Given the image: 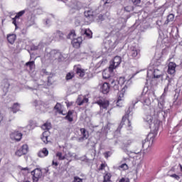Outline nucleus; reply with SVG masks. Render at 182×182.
Instances as JSON below:
<instances>
[{"mask_svg":"<svg viewBox=\"0 0 182 182\" xmlns=\"http://www.w3.org/2000/svg\"><path fill=\"white\" fill-rule=\"evenodd\" d=\"M111 82V87L114 89V90H119L120 86H123L124 83H126V78L124 77H113L110 80Z\"/></svg>","mask_w":182,"mask_h":182,"instance_id":"obj_1","label":"nucleus"},{"mask_svg":"<svg viewBox=\"0 0 182 182\" xmlns=\"http://www.w3.org/2000/svg\"><path fill=\"white\" fill-rule=\"evenodd\" d=\"M130 85H125L121 91L118 92V98L117 101V106L119 107H122L123 106V103H124V93L129 90Z\"/></svg>","mask_w":182,"mask_h":182,"instance_id":"obj_2","label":"nucleus"},{"mask_svg":"<svg viewBox=\"0 0 182 182\" xmlns=\"http://www.w3.org/2000/svg\"><path fill=\"white\" fill-rule=\"evenodd\" d=\"M156 137H157V134L154 133H149L146 137V139L142 141V147L144 149H147V147H150V142H151V144L156 141Z\"/></svg>","mask_w":182,"mask_h":182,"instance_id":"obj_3","label":"nucleus"},{"mask_svg":"<svg viewBox=\"0 0 182 182\" xmlns=\"http://www.w3.org/2000/svg\"><path fill=\"white\" fill-rule=\"evenodd\" d=\"M122 63V57L117 55L109 62V69L114 70Z\"/></svg>","mask_w":182,"mask_h":182,"instance_id":"obj_4","label":"nucleus"},{"mask_svg":"<svg viewBox=\"0 0 182 182\" xmlns=\"http://www.w3.org/2000/svg\"><path fill=\"white\" fill-rule=\"evenodd\" d=\"M48 56L50 60H56V59H60L62 53L59 50L54 49L50 51Z\"/></svg>","mask_w":182,"mask_h":182,"instance_id":"obj_5","label":"nucleus"},{"mask_svg":"<svg viewBox=\"0 0 182 182\" xmlns=\"http://www.w3.org/2000/svg\"><path fill=\"white\" fill-rule=\"evenodd\" d=\"M113 73V70H112L111 69H110V66H109V68H108V69H105V70H103V72H102V77H103V79H105V80H107V82H109V83H110V85H112V82H111V79L112 78V77H115L116 76H114V75H112V74Z\"/></svg>","mask_w":182,"mask_h":182,"instance_id":"obj_6","label":"nucleus"},{"mask_svg":"<svg viewBox=\"0 0 182 182\" xmlns=\"http://www.w3.org/2000/svg\"><path fill=\"white\" fill-rule=\"evenodd\" d=\"M31 176H33V181H39L41 177H42V171L40 168H36L31 171Z\"/></svg>","mask_w":182,"mask_h":182,"instance_id":"obj_7","label":"nucleus"},{"mask_svg":"<svg viewBox=\"0 0 182 182\" xmlns=\"http://www.w3.org/2000/svg\"><path fill=\"white\" fill-rule=\"evenodd\" d=\"M82 42H83V38H82V36H79L77 38H73V40H71V45L75 49H79V48H80V45H82Z\"/></svg>","mask_w":182,"mask_h":182,"instance_id":"obj_8","label":"nucleus"},{"mask_svg":"<svg viewBox=\"0 0 182 182\" xmlns=\"http://www.w3.org/2000/svg\"><path fill=\"white\" fill-rule=\"evenodd\" d=\"M74 71L80 77H83L85 75H86V71H85V69L82 68V65H74Z\"/></svg>","mask_w":182,"mask_h":182,"instance_id":"obj_9","label":"nucleus"},{"mask_svg":"<svg viewBox=\"0 0 182 182\" xmlns=\"http://www.w3.org/2000/svg\"><path fill=\"white\" fill-rule=\"evenodd\" d=\"M127 124L128 127H130L132 126V122L129 119V114H125L124 116L122 117V122L119 124L120 129L124 126V124Z\"/></svg>","mask_w":182,"mask_h":182,"instance_id":"obj_10","label":"nucleus"},{"mask_svg":"<svg viewBox=\"0 0 182 182\" xmlns=\"http://www.w3.org/2000/svg\"><path fill=\"white\" fill-rule=\"evenodd\" d=\"M23 136V134L19 132V131H14L10 134L11 138L14 139V140H16V141H21V140H22Z\"/></svg>","mask_w":182,"mask_h":182,"instance_id":"obj_11","label":"nucleus"},{"mask_svg":"<svg viewBox=\"0 0 182 182\" xmlns=\"http://www.w3.org/2000/svg\"><path fill=\"white\" fill-rule=\"evenodd\" d=\"M100 91L103 95H107L110 92V83L104 82L100 87Z\"/></svg>","mask_w":182,"mask_h":182,"instance_id":"obj_12","label":"nucleus"},{"mask_svg":"<svg viewBox=\"0 0 182 182\" xmlns=\"http://www.w3.org/2000/svg\"><path fill=\"white\" fill-rule=\"evenodd\" d=\"M98 106H100V109H105L107 110L109 107V102L108 100H99L95 102Z\"/></svg>","mask_w":182,"mask_h":182,"instance_id":"obj_13","label":"nucleus"},{"mask_svg":"<svg viewBox=\"0 0 182 182\" xmlns=\"http://www.w3.org/2000/svg\"><path fill=\"white\" fill-rule=\"evenodd\" d=\"M176 68L177 65L175 63L170 62L168 65V75H175L176 74Z\"/></svg>","mask_w":182,"mask_h":182,"instance_id":"obj_14","label":"nucleus"},{"mask_svg":"<svg viewBox=\"0 0 182 182\" xmlns=\"http://www.w3.org/2000/svg\"><path fill=\"white\" fill-rule=\"evenodd\" d=\"M140 53V50H138L136 47H131L128 55L131 58H137V55Z\"/></svg>","mask_w":182,"mask_h":182,"instance_id":"obj_15","label":"nucleus"},{"mask_svg":"<svg viewBox=\"0 0 182 182\" xmlns=\"http://www.w3.org/2000/svg\"><path fill=\"white\" fill-rule=\"evenodd\" d=\"M84 15H85V17L90 19V21H93V19H95V15H96V13L95 12V11L90 9V10L85 11L84 12Z\"/></svg>","mask_w":182,"mask_h":182,"instance_id":"obj_16","label":"nucleus"},{"mask_svg":"<svg viewBox=\"0 0 182 182\" xmlns=\"http://www.w3.org/2000/svg\"><path fill=\"white\" fill-rule=\"evenodd\" d=\"M80 132L82 134V137L79 138V140L83 141V140H87V139H89V132L86 130V129L80 128Z\"/></svg>","mask_w":182,"mask_h":182,"instance_id":"obj_17","label":"nucleus"},{"mask_svg":"<svg viewBox=\"0 0 182 182\" xmlns=\"http://www.w3.org/2000/svg\"><path fill=\"white\" fill-rule=\"evenodd\" d=\"M6 39L9 43H10V45H14L15 43V41H16V34H7Z\"/></svg>","mask_w":182,"mask_h":182,"instance_id":"obj_18","label":"nucleus"},{"mask_svg":"<svg viewBox=\"0 0 182 182\" xmlns=\"http://www.w3.org/2000/svg\"><path fill=\"white\" fill-rule=\"evenodd\" d=\"M89 98L86 97L79 96L77 99V105L78 106H82L84 103H88Z\"/></svg>","mask_w":182,"mask_h":182,"instance_id":"obj_19","label":"nucleus"},{"mask_svg":"<svg viewBox=\"0 0 182 182\" xmlns=\"http://www.w3.org/2000/svg\"><path fill=\"white\" fill-rule=\"evenodd\" d=\"M49 155V151L46 148H43L38 152V157L43 159V157H48Z\"/></svg>","mask_w":182,"mask_h":182,"instance_id":"obj_20","label":"nucleus"},{"mask_svg":"<svg viewBox=\"0 0 182 182\" xmlns=\"http://www.w3.org/2000/svg\"><path fill=\"white\" fill-rule=\"evenodd\" d=\"M153 75L156 79H163V76H164L163 72L157 68L154 69Z\"/></svg>","mask_w":182,"mask_h":182,"instance_id":"obj_21","label":"nucleus"},{"mask_svg":"<svg viewBox=\"0 0 182 182\" xmlns=\"http://www.w3.org/2000/svg\"><path fill=\"white\" fill-rule=\"evenodd\" d=\"M23 15H25V10H22V11L18 12V13L16 14L15 17L12 18V19H13V23H14V25L16 27L17 26L16 20H17V19H19V18H21V16H22Z\"/></svg>","mask_w":182,"mask_h":182,"instance_id":"obj_22","label":"nucleus"},{"mask_svg":"<svg viewBox=\"0 0 182 182\" xmlns=\"http://www.w3.org/2000/svg\"><path fill=\"white\" fill-rule=\"evenodd\" d=\"M73 110H69L66 116L64 117L65 120H68L69 123H72V122H73Z\"/></svg>","mask_w":182,"mask_h":182,"instance_id":"obj_23","label":"nucleus"},{"mask_svg":"<svg viewBox=\"0 0 182 182\" xmlns=\"http://www.w3.org/2000/svg\"><path fill=\"white\" fill-rule=\"evenodd\" d=\"M166 103V101H164V99H160L158 102V112L159 113H161V112H163L164 110V105Z\"/></svg>","mask_w":182,"mask_h":182,"instance_id":"obj_24","label":"nucleus"},{"mask_svg":"<svg viewBox=\"0 0 182 182\" xmlns=\"http://www.w3.org/2000/svg\"><path fill=\"white\" fill-rule=\"evenodd\" d=\"M145 122H146L147 124H149L150 129L153 127V116L151 115H146L144 118Z\"/></svg>","mask_w":182,"mask_h":182,"instance_id":"obj_25","label":"nucleus"},{"mask_svg":"<svg viewBox=\"0 0 182 182\" xmlns=\"http://www.w3.org/2000/svg\"><path fill=\"white\" fill-rule=\"evenodd\" d=\"M48 137H49V132H48L47 131L43 132L41 136V140L43 141V143H45V144H48V143H49Z\"/></svg>","mask_w":182,"mask_h":182,"instance_id":"obj_26","label":"nucleus"},{"mask_svg":"<svg viewBox=\"0 0 182 182\" xmlns=\"http://www.w3.org/2000/svg\"><path fill=\"white\" fill-rule=\"evenodd\" d=\"M75 38H76V31L75 29L70 30L68 34L67 35V39H70L72 41Z\"/></svg>","mask_w":182,"mask_h":182,"instance_id":"obj_27","label":"nucleus"},{"mask_svg":"<svg viewBox=\"0 0 182 182\" xmlns=\"http://www.w3.org/2000/svg\"><path fill=\"white\" fill-rule=\"evenodd\" d=\"M55 110H56V112L58 113H59V114H63V116H65V114L63 113V110H62V105H60V103L58 102L55 106L54 107Z\"/></svg>","mask_w":182,"mask_h":182,"instance_id":"obj_28","label":"nucleus"},{"mask_svg":"<svg viewBox=\"0 0 182 182\" xmlns=\"http://www.w3.org/2000/svg\"><path fill=\"white\" fill-rule=\"evenodd\" d=\"M103 177V182H112V173L105 172Z\"/></svg>","mask_w":182,"mask_h":182,"instance_id":"obj_29","label":"nucleus"},{"mask_svg":"<svg viewBox=\"0 0 182 182\" xmlns=\"http://www.w3.org/2000/svg\"><path fill=\"white\" fill-rule=\"evenodd\" d=\"M19 107H20L19 103L18 102L14 103L13 106L11 107V112H13V113H18V112H19Z\"/></svg>","mask_w":182,"mask_h":182,"instance_id":"obj_30","label":"nucleus"},{"mask_svg":"<svg viewBox=\"0 0 182 182\" xmlns=\"http://www.w3.org/2000/svg\"><path fill=\"white\" fill-rule=\"evenodd\" d=\"M43 130H50L52 129V124L50 122H46L41 126Z\"/></svg>","mask_w":182,"mask_h":182,"instance_id":"obj_31","label":"nucleus"},{"mask_svg":"<svg viewBox=\"0 0 182 182\" xmlns=\"http://www.w3.org/2000/svg\"><path fill=\"white\" fill-rule=\"evenodd\" d=\"M75 77V73H68L65 76V80H72Z\"/></svg>","mask_w":182,"mask_h":182,"instance_id":"obj_32","label":"nucleus"},{"mask_svg":"<svg viewBox=\"0 0 182 182\" xmlns=\"http://www.w3.org/2000/svg\"><path fill=\"white\" fill-rule=\"evenodd\" d=\"M20 149L24 152L25 154H27L28 151H29V147L28 146V144H23Z\"/></svg>","mask_w":182,"mask_h":182,"instance_id":"obj_33","label":"nucleus"},{"mask_svg":"<svg viewBox=\"0 0 182 182\" xmlns=\"http://www.w3.org/2000/svg\"><path fill=\"white\" fill-rule=\"evenodd\" d=\"M26 66H28L30 70H32L33 66H35V61H28L26 63Z\"/></svg>","mask_w":182,"mask_h":182,"instance_id":"obj_34","label":"nucleus"},{"mask_svg":"<svg viewBox=\"0 0 182 182\" xmlns=\"http://www.w3.org/2000/svg\"><path fill=\"white\" fill-rule=\"evenodd\" d=\"M55 156H56V157L58 158V160H60V161L65 160V159H66V156H63L62 154V152H57Z\"/></svg>","mask_w":182,"mask_h":182,"instance_id":"obj_35","label":"nucleus"},{"mask_svg":"<svg viewBox=\"0 0 182 182\" xmlns=\"http://www.w3.org/2000/svg\"><path fill=\"white\" fill-rule=\"evenodd\" d=\"M174 85H176V81H174V78H169L167 85L168 86H174Z\"/></svg>","mask_w":182,"mask_h":182,"instance_id":"obj_36","label":"nucleus"},{"mask_svg":"<svg viewBox=\"0 0 182 182\" xmlns=\"http://www.w3.org/2000/svg\"><path fill=\"white\" fill-rule=\"evenodd\" d=\"M25 155L24 152L21 151V149H18L16 151V156L21 157V156Z\"/></svg>","mask_w":182,"mask_h":182,"instance_id":"obj_37","label":"nucleus"},{"mask_svg":"<svg viewBox=\"0 0 182 182\" xmlns=\"http://www.w3.org/2000/svg\"><path fill=\"white\" fill-rule=\"evenodd\" d=\"M174 21V15L173 14H169L167 16V21L168 22H173Z\"/></svg>","mask_w":182,"mask_h":182,"instance_id":"obj_38","label":"nucleus"},{"mask_svg":"<svg viewBox=\"0 0 182 182\" xmlns=\"http://www.w3.org/2000/svg\"><path fill=\"white\" fill-rule=\"evenodd\" d=\"M119 168H122V170H129V166L127 164H122L119 166Z\"/></svg>","mask_w":182,"mask_h":182,"instance_id":"obj_39","label":"nucleus"},{"mask_svg":"<svg viewBox=\"0 0 182 182\" xmlns=\"http://www.w3.org/2000/svg\"><path fill=\"white\" fill-rule=\"evenodd\" d=\"M182 103V100L178 99V97L176 98V100L174 101V105L176 106H181Z\"/></svg>","mask_w":182,"mask_h":182,"instance_id":"obj_40","label":"nucleus"},{"mask_svg":"<svg viewBox=\"0 0 182 182\" xmlns=\"http://www.w3.org/2000/svg\"><path fill=\"white\" fill-rule=\"evenodd\" d=\"M72 182H83V179L80 178L79 176H74Z\"/></svg>","mask_w":182,"mask_h":182,"instance_id":"obj_41","label":"nucleus"},{"mask_svg":"<svg viewBox=\"0 0 182 182\" xmlns=\"http://www.w3.org/2000/svg\"><path fill=\"white\" fill-rule=\"evenodd\" d=\"M132 143H133V141H132V139H129L124 143V146L129 147V146H130V144H132Z\"/></svg>","mask_w":182,"mask_h":182,"instance_id":"obj_42","label":"nucleus"},{"mask_svg":"<svg viewBox=\"0 0 182 182\" xmlns=\"http://www.w3.org/2000/svg\"><path fill=\"white\" fill-rule=\"evenodd\" d=\"M85 34L86 36H87L88 38H92V31H90V30H85Z\"/></svg>","mask_w":182,"mask_h":182,"instance_id":"obj_43","label":"nucleus"},{"mask_svg":"<svg viewBox=\"0 0 182 182\" xmlns=\"http://www.w3.org/2000/svg\"><path fill=\"white\" fill-rule=\"evenodd\" d=\"M107 166L106 164H101L100 168H98L99 171H102V170H105V168Z\"/></svg>","mask_w":182,"mask_h":182,"instance_id":"obj_44","label":"nucleus"},{"mask_svg":"<svg viewBox=\"0 0 182 182\" xmlns=\"http://www.w3.org/2000/svg\"><path fill=\"white\" fill-rule=\"evenodd\" d=\"M168 87L169 86L168 85H166V87H165L162 96H166V95H167V92H168Z\"/></svg>","mask_w":182,"mask_h":182,"instance_id":"obj_45","label":"nucleus"},{"mask_svg":"<svg viewBox=\"0 0 182 182\" xmlns=\"http://www.w3.org/2000/svg\"><path fill=\"white\" fill-rule=\"evenodd\" d=\"M170 177L176 178V180H180V176L176 173L171 175Z\"/></svg>","mask_w":182,"mask_h":182,"instance_id":"obj_46","label":"nucleus"},{"mask_svg":"<svg viewBox=\"0 0 182 182\" xmlns=\"http://www.w3.org/2000/svg\"><path fill=\"white\" fill-rule=\"evenodd\" d=\"M119 182H130V179L129 178H122Z\"/></svg>","mask_w":182,"mask_h":182,"instance_id":"obj_47","label":"nucleus"},{"mask_svg":"<svg viewBox=\"0 0 182 182\" xmlns=\"http://www.w3.org/2000/svg\"><path fill=\"white\" fill-rule=\"evenodd\" d=\"M109 154H110V151H107V152L104 153V156H105V159H109V157H110V155H109Z\"/></svg>","mask_w":182,"mask_h":182,"instance_id":"obj_48","label":"nucleus"},{"mask_svg":"<svg viewBox=\"0 0 182 182\" xmlns=\"http://www.w3.org/2000/svg\"><path fill=\"white\" fill-rule=\"evenodd\" d=\"M140 2H141V0H134L133 1L134 5H139Z\"/></svg>","mask_w":182,"mask_h":182,"instance_id":"obj_49","label":"nucleus"},{"mask_svg":"<svg viewBox=\"0 0 182 182\" xmlns=\"http://www.w3.org/2000/svg\"><path fill=\"white\" fill-rule=\"evenodd\" d=\"M124 11H126V12H130L132 11V7L126 6V7H124Z\"/></svg>","mask_w":182,"mask_h":182,"instance_id":"obj_50","label":"nucleus"},{"mask_svg":"<svg viewBox=\"0 0 182 182\" xmlns=\"http://www.w3.org/2000/svg\"><path fill=\"white\" fill-rule=\"evenodd\" d=\"M98 19L99 21H105V16L102 14L99 15Z\"/></svg>","mask_w":182,"mask_h":182,"instance_id":"obj_51","label":"nucleus"},{"mask_svg":"<svg viewBox=\"0 0 182 182\" xmlns=\"http://www.w3.org/2000/svg\"><path fill=\"white\" fill-rule=\"evenodd\" d=\"M58 164H59L58 163V161H56L55 160H53V161H52V165L53 166H55V167H58Z\"/></svg>","mask_w":182,"mask_h":182,"instance_id":"obj_52","label":"nucleus"},{"mask_svg":"<svg viewBox=\"0 0 182 182\" xmlns=\"http://www.w3.org/2000/svg\"><path fill=\"white\" fill-rule=\"evenodd\" d=\"M104 2V5H106L107 4H112V0H102Z\"/></svg>","mask_w":182,"mask_h":182,"instance_id":"obj_53","label":"nucleus"},{"mask_svg":"<svg viewBox=\"0 0 182 182\" xmlns=\"http://www.w3.org/2000/svg\"><path fill=\"white\" fill-rule=\"evenodd\" d=\"M75 25H80V21L76 20L75 21Z\"/></svg>","mask_w":182,"mask_h":182,"instance_id":"obj_54","label":"nucleus"},{"mask_svg":"<svg viewBox=\"0 0 182 182\" xmlns=\"http://www.w3.org/2000/svg\"><path fill=\"white\" fill-rule=\"evenodd\" d=\"M179 166H180V168H181V171L182 173V165L181 164H179Z\"/></svg>","mask_w":182,"mask_h":182,"instance_id":"obj_55","label":"nucleus"},{"mask_svg":"<svg viewBox=\"0 0 182 182\" xmlns=\"http://www.w3.org/2000/svg\"><path fill=\"white\" fill-rule=\"evenodd\" d=\"M147 100H144V103H147Z\"/></svg>","mask_w":182,"mask_h":182,"instance_id":"obj_56","label":"nucleus"},{"mask_svg":"<svg viewBox=\"0 0 182 182\" xmlns=\"http://www.w3.org/2000/svg\"><path fill=\"white\" fill-rule=\"evenodd\" d=\"M23 170H28V168L27 167L24 168H23Z\"/></svg>","mask_w":182,"mask_h":182,"instance_id":"obj_57","label":"nucleus"}]
</instances>
